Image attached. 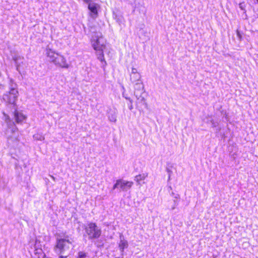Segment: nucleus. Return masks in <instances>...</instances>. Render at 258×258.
<instances>
[{"label":"nucleus","mask_w":258,"mask_h":258,"mask_svg":"<svg viewBox=\"0 0 258 258\" xmlns=\"http://www.w3.org/2000/svg\"><path fill=\"white\" fill-rule=\"evenodd\" d=\"M72 242L66 238H61L57 240L55 246V250L59 254H69L74 248Z\"/></svg>","instance_id":"1"},{"label":"nucleus","mask_w":258,"mask_h":258,"mask_svg":"<svg viewBox=\"0 0 258 258\" xmlns=\"http://www.w3.org/2000/svg\"><path fill=\"white\" fill-rule=\"evenodd\" d=\"M133 84L134 88V95L137 99V103H142L146 106V107H147V103L146 101L145 97L143 95L145 94V91L143 81L137 82L133 83Z\"/></svg>","instance_id":"2"},{"label":"nucleus","mask_w":258,"mask_h":258,"mask_svg":"<svg viewBox=\"0 0 258 258\" xmlns=\"http://www.w3.org/2000/svg\"><path fill=\"white\" fill-rule=\"evenodd\" d=\"M101 38L95 37L92 39V45L96 51V54L98 56V58L101 61H104L105 65H106V62L105 61L103 54V49L105 48V46L103 43H101Z\"/></svg>","instance_id":"3"},{"label":"nucleus","mask_w":258,"mask_h":258,"mask_svg":"<svg viewBox=\"0 0 258 258\" xmlns=\"http://www.w3.org/2000/svg\"><path fill=\"white\" fill-rule=\"evenodd\" d=\"M16 86V84H12L10 90L4 94L3 98L5 102L11 104H15L19 95Z\"/></svg>","instance_id":"4"},{"label":"nucleus","mask_w":258,"mask_h":258,"mask_svg":"<svg viewBox=\"0 0 258 258\" xmlns=\"http://www.w3.org/2000/svg\"><path fill=\"white\" fill-rule=\"evenodd\" d=\"M85 231L90 239L97 238L101 233V230L93 223L88 224L85 228Z\"/></svg>","instance_id":"5"},{"label":"nucleus","mask_w":258,"mask_h":258,"mask_svg":"<svg viewBox=\"0 0 258 258\" xmlns=\"http://www.w3.org/2000/svg\"><path fill=\"white\" fill-rule=\"evenodd\" d=\"M133 182L132 181H125L122 179H118L116 183L113 186L112 189L120 188L123 191H127L133 185Z\"/></svg>","instance_id":"6"},{"label":"nucleus","mask_w":258,"mask_h":258,"mask_svg":"<svg viewBox=\"0 0 258 258\" xmlns=\"http://www.w3.org/2000/svg\"><path fill=\"white\" fill-rule=\"evenodd\" d=\"M130 80L133 84L137 82L142 81L141 80V75L138 72L137 69L132 68L130 73Z\"/></svg>","instance_id":"7"},{"label":"nucleus","mask_w":258,"mask_h":258,"mask_svg":"<svg viewBox=\"0 0 258 258\" xmlns=\"http://www.w3.org/2000/svg\"><path fill=\"white\" fill-rule=\"evenodd\" d=\"M53 63L58 67L62 68H68L69 64L67 63L65 58L61 55L58 54Z\"/></svg>","instance_id":"8"},{"label":"nucleus","mask_w":258,"mask_h":258,"mask_svg":"<svg viewBox=\"0 0 258 258\" xmlns=\"http://www.w3.org/2000/svg\"><path fill=\"white\" fill-rule=\"evenodd\" d=\"M120 241L118 243V247L122 253V255L123 254V252L124 251V249L128 247V242L125 239L122 234H120L119 235Z\"/></svg>","instance_id":"9"},{"label":"nucleus","mask_w":258,"mask_h":258,"mask_svg":"<svg viewBox=\"0 0 258 258\" xmlns=\"http://www.w3.org/2000/svg\"><path fill=\"white\" fill-rule=\"evenodd\" d=\"M6 122H7L8 126V129L7 131V132L8 133L10 132L11 133H15L17 131L18 128L17 126L15 125L14 122L12 121H11L9 119V117L7 116L6 118Z\"/></svg>","instance_id":"10"},{"label":"nucleus","mask_w":258,"mask_h":258,"mask_svg":"<svg viewBox=\"0 0 258 258\" xmlns=\"http://www.w3.org/2000/svg\"><path fill=\"white\" fill-rule=\"evenodd\" d=\"M58 54L50 48L46 49V55L51 62H54Z\"/></svg>","instance_id":"11"},{"label":"nucleus","mask_w":258,"mask_h":258,"mask_svg":"<svg viewBox=\"0 0 258 258\" xmlns=\"http://www.w3.org/2000/svg\"><path fill=\"white\" fill-rule=\"evenodd\" d=\"M14 116L16 121L18 123H21L26 118L25 116L22 113L18 111L15 112Z\"/></svg>","instance_id":"12"},{"label":"nucleus","mask_w":258,"mask_h":258,"mask_svg":"<svg viewBox=\"0 0 258 258\" xmlns=\"http://www.w3.org/2000/svg\"><path fill=\"white\" fill-rule=\"evenodd\" d=\"M88 9L92 12V13H93L94 15H96V16H97L98 11H97V4L89 3L88 5Z\"/></svg>","instance_id":"13"},{"label":"nucleus","mask_w":258,"mask_h":258,"mask_svg":"<svg viewBox=\"0 0 258 258\" xmlns=\"http://www.w3.org/2000/svg\"><path fill=\"white\" fill-rule=\"evenodd\" d=\"M110 113L108 112V117L109 120L113 122H115L116 121V112L115 111H111L110 110Z\"/></svg>","instance_id":"14"},{"label":"nucleus","mask_w":258,"mask_h":258,"mask_svg":"<svg viewBox=\"0 0 258 258\" xmlns=\"http://www.w3.org/2000/svg\"><path fill=\"white\" fill-rule=\"evenodd\" d=\"M147 176H148L147 173H143L142 174H139L135 177V180L137 182H139L140 181L145 179L146 178V177H147Z\"/></svg>","instance_id":"15"},{"label":"nucleus","mask_w":258,"mask_h":258,"mask_svg":"<svg viewBox=\"0 0 258 258\" xmlns=\"http://www.w3.org/2000/svg\"><path fill=\"white\" fill-rule=\"evenodd\" d=\"M33 138L36 140L43 141L44 140V137L38 134H36L33 135Z\"/></svg>","instance_id":"16"},{"label":"nucleus","mask_w":258,"mask_h":258,"mask_svg":"<svg viewBox=\"0 0 258 258\" xmlns=\"http://www.w3.org/2000/svg\"><path fill=\"white\" fill-rule=\"evenodd\" d=\"M87 253L83 251H79L78 254L77 258H86Z\"/></svg>","instance_id":"17"},{"label":"nucleus","mask_w":258,"mask_h":258,"mask_svg":"<svg viewBox=\"0 0 258 258\" xmlns=\"http://www.w3.org/2000/svg\"><path fill=\"white\" fill-rule=\"evenodd\" d=\"M125 98L130 101L131 104L129 106V109L132 110L133 109V100L130 98L125 97Z\"/></svg>","instance_id":"18"},{"label":"nucleus","mask_w":258,"mask_h":258,"mask_svg":"<svg viewBox=\"0 0 258 258\" xmlns=\"http://www.w3.org/2000/svg\"><path fill=\"white\" fill-rule=\"evenodd\" d=\"M239 8L242 10H244V4L243 3H240L239 4Z\"/></svg>","instance_id":"19"},{"label":"nucleus","mask_w":258,"mask_h":258,"mask_svg":"<svg viewBox=\"0 0 258 258\" xmlns=\"http://www.w3.org/2000/svg\"><path fill=\"white\" fill-rule=\"evenodd\" d=\"M83 1L87 4H89L92 0H83Z\"/></svg>","instance_id":"20"},{"label":"nucleus","mask_w":258,"mask_h":258,"mask_svg":"<svg viewBox=\"0 0 258 258\" xmlns=\"http://www.w3.org/2000/svg\"><path fill=\"white\" fill-rule=\"evenodd\" d=\"M237 35L239 37V38L240 39L241 38V35H240V34L239 33V32L238 31H237Z\"/></svg>","instance_id":"21"},{"label":"nucleus","mask_w":258,"mask_h":258,"mask_svg":"<svg viewBox=\"0 0 258 258\" xmlns=\"http://www.w3.org/2000/svg\"><path fill=\"white\" fill-rule=\"evenodd\" d=\"M67 255H66V256H63V255H60V256H59V257H60V258H66V257H67Z\"/></svg>","instance_id":"22"},{"label":"nucleus","mask_w":258,"mask_h":258,"mask_svg":"<svg viewBox=\"0 0 258 258\" xmlns=\"http://www.w3.org/2000/svg\"><path fill=\"white\" fill-rule=\"evenodd\" d=\"M51 177L52 178V179H53L54 181H55V178L53 176L51 175Z\"/></svg>","instance_id":"23"},{"label":"nucleus","mask_w":258,"mask_h":258,"mask_svg":"<svg viewBox=\"0 0 258 258\" xmlns=\"http://www.w3.org/2000/svg\"><path fill=\"white\" fill-rule=\"evenodd\" d=\"M175 209V206H173V207H172V210H173V209Z\"/></svg>","instance_id":"24"},{"label":"nucleus","mask_w":258,"mask_h":258,"mask_svg":"<svg viewBox=\"0 0 258 258\" xmlns=\"http://www.w3.org/2000/svg\"><path fill=\"white\" fill-rule=\"evenodd\" d=\"M216 125L215 124H214V125H213V126H214V127H216Z\"/></svg>","instance_id":"25"},{"label":"nucleus","mask_w":258,"mask_h":258,"mask_svg":"<svg viewBox=\"0 0 258 258\" xmlns=\"http://www.w3.org/2000/svg\"><path fill=\"white\" fill-rule=\"evenodd\" d=\"M256 3L258 4V0H255Z\"/></svg>","instance_id":"26"},{"label":"nucleus","mask_w":258,"mask_h":258,"mask_svg":"<svg viewBox=\"0 0 258 258\" xmlns=\"http://www.w3.org/2000/svg\"><path fill=\"white\" fill-rule=\"evenodd\" d=\"M169 188H170V189H172L171 186H170Z\"/></svg>","instance_id":"27"}]
</instances>
